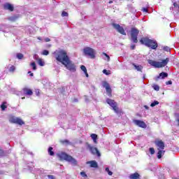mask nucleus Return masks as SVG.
<instances>
[{
	"label": "nucleus",
	"mask_w": 179,
	"mask_h": 179,
	"mask_svg": "<svg viewBox=\"0 0 179 179\" xmlns=\"http://www.w3.org/2000/svg\"><path fill=\"white\" fill-rule=\"evenodd\" d=\"M54 54L57 61L61 62L63 65L69 62V57L65 50H56Z\"/></svg>",
	"instance_id": "obj_1"
},
{
	"label": "nucleus",
	"mask_w": 179,
	"mask_h": 179,
	"mask_svg": "<svg viewBox=\"0 0 179 179\" xmlns=\"http://www.w3.org/2000/svg\"><path fill=\"white\" fill-rule=\"evenodd\" d=\"M57 156L60 160H66V162H69V163H71L73 166H76V164H78V161H76L75 158L65 152H59L57 153Z\"/></svg>",
	"instance_id": "obj_2"
},
{
	"label": "nucleus",
	"mask_w": 179,
	"mask_h": 179,
	"mask_svg": "<svg viewBox=\"0 0 179 179\" xmlns=\"http://www.w3.org/2000/svg\"><path fill=\"white\" fill-rule=\"evenodd\" d=\"M141 44H144L147 47L156 50L157 48V42L155 40L149 39L148 38H142L140 41Z\"/></svg>",
	"instance_id": "obj_3"
},
{
	"label": "nucleus",
	"mask_w": 179,
	"mask_h": 179,
	"mask_svg": "<svg viewBox=\"0 0 179 179\" xmlns=\"http://www.w3.org/2000/svg\"><path fill=\"white\" fill-rule=\"evenodd\" d=\"M170 59L169 58H166V59L162 60L161 62H156L155 60L148 59V64L151 65V66H153L154 68H164L166 65L169 64V62Z\"/></svg>",
	"instance_id": "obj_4"
},
{
	"label": "nucleus",
	"mask_w": 179,
	"mask_h": 179,
	"mask_svg": "<svg viewBox=\"0 0 179 179\" xmlns=\"http://www.w3.org/2000/svg\"><path fill=\"white\" fill-rule=\"evenodd\" d=\"M155 145L158 149V152H157V158L158 159H162V155H164L165 151L164 150V142H163L161 140H157L155 141Z\"/></svg>",
	"instance_id": "obj_5"
},
{
	"label": "nucleus",
	"mask_w": 179,
	"mask_h": 179,
	"mask_svg": "<svg viewBox=\"0 0 179 179\" xmlns=\"http://www.w3.org/2000/svg\"><path fill=\"white\" fill-rule=\"evenodd\" d=\"M83 54L87 57H90L92 59L96 58V50L90 47L84 48Z\"/></svg>",
	"instance_id": "obj_6"
},
{
	"label": "nucleus",
	"mask_w": 179,
	"mask_h": 179,
	"mask_svg": "<svg viewBox=\"0 0 179 179\" xmlns=\"http://www.w3.org/2000/svg\"><path fill=\"white\" fill-rule=\"evenodd\" d=\"M9 122L11 124H17V125H24V122L20 118L13 115H10L8 118Z\"/></svg>",
	"instance_id": "obj_7"
},
{
	"label": "nucleus",
	"mask_w": 179,
	"mask_h": 179,
	"mask_svg": "<svg viewBox=\"0 0 179 179\" xmlns=\"http://www.w3.org/2000/svg\"><path fill=\"white\" fill-rule=\"evenodd\" d=\"M85 146H86L87 150H89L90 153H92V155H96L98 157H100V156H101L97 148L89 144V143H86Z\"/></svg>",
	"instance_id": "obj_8"
},
{
	"label": "nucleus",
	"mask_w": 179,
	"mask_h": 179,
	"mask_svg": "<svg viewBox=\"0 0 179 179\" xmlns=\"http://www.w3.org/2000/svg\"><path fill=\"white\" fill-rule=\"evenodd\" d=\"M139 34V30L136 28H132L131 31V41L133 43H138V35Z\"/></svg>",
	"instance_id": "obj_9"
},
{
	"label": "nucleus",
	"mask_w": 179,
	"mask_h": 179,
	"mask_svg": "<svg viewBox=\"0 0 179 179\" xmlns=\"http://www.w3.org/2000/svg\"><path fill=\"white\" fill-rule=\"evenodd\" d=\"M64 66L66 67V69L70 71V72H76V66L72 62H71V59L66 64H64Z\"/></svg>",
	"instance_id": "obj_10"
},
{
	"label": "nucleus",
	"mask_w": 179,
	"mask_h": 179,
	"mask_svg": "<svg viewBox=\"0 0 179 179\" xmlns=\"http://www.w3.org/2000/svg\"><path fill=\"white\" fill-rule=\"evenodd\" d=\"M106 103H108L109 104V106H110V107H112V108L115 111V113L118 114V107L117 106V103L114 100L108 99H106Z\"/></svg>",
	"instance_id": "obj_11"
},
{
	"label": "nucleus",
	"mask_w": 179,
	"mask_h": 179,
	"mask_svg": "<svg viewBox=\"0 0 179 179\" xmlns=\"http://www.w3.org/2000/svg\"><path fill=\"white\" fill-rule=\"evenodd\" d=\"M113 27H114V29H115V30H117V31H118V33H120V34H122L123 36H127L125 30L120 24L113 23Z\"/></svg>",
	"instance_id": "obj_12"
},
{
	"label": "nucleus",
	"mask_w": 179,
	"mask_h": 179,
	"mask_svg": "<svg viewBox=\"0 0 179 179\" xmlns=\"http://www.w3.org/2000/svg\"><path fill=\"white\" fill-rule=\"evenodd\" d=\"M172 12L176 17H178L179 15V3H173V6L172 7Z\"/></svg>",
	"instance_id": "obj_13"
},
{
	"label": "nucleus",
	"mask_w": 179,
	"mask_h": 179,
	"mask_svg": "<svg viewBox=\"0 0 179 179\" xmlns=\"http://www.w3.org/2000/svg\"><path fill=\"white\" fill-rule=\"evenodd\" d=\"M133 122L137 125V127H139L140 128H146L148 127L146 125V123L145 122L141 121V120H134Z\"/></svg>",
	"instance_id": "obj_14"
},
{
	"label": "nucleus",
	"mask_w": 179,
	"mask_h": 179,
	"mask_svg": "<svg viewBox=\"0 0 179 179\" xmlns=\"http://www.w3.org/2000/svg\"><path fill=\"white\" fill-rule=\"evenodd\" d=\"M103 87H104L106 90V93L110 96L111 94V87H110V84L107 82L103 83Z\"/></svg>",
	"instance_id": "obj_15"
},
{
	"label": "nucleus",
	"mask_w": 179,
	"mask_h": 179,
	"mask_svg": "<svg viewBox=\"0 0 179 179\" xmlns=\"http://www.w3.org/2000/svg\"><path fill=\"white\" fill-rule=\"evenodd\" d=\"M3 8L6 10H10V12H13V5L9 3H6L3 4Z\"/></svg>",
	"instance_id": "obj_16"
},
{
	"label": "nucleus",
	"mask_w": 179,
	"mask_h": 179,
	"mask_svg": "<svg viewBox=\"0 0 179 179\" xmlns=\"http://www.w3.org/2000/svg\"><path fill=\"white\" fill-rule=\"evenodd\" d=\"M133 66H134V69L136 71H138V72H142V69H143V66L141 64H136L135 63H132Z\"/></svg>",
	"instance_id": "obj_17"
},
{
	"label": "nucleus",
	"mask_w": 179,
	"mask_h": 179,
	"mask_svg": "<svg viewBox=\"0 0 179 179\" xmlns=\"http://www.w3.org/2000/svg\"><path fill=\"white\" fill-rule=\"evenodd\" d=\"M87 164H90V167H93L94 169H97L99 166L96 161L87 162Z\"/></svg>",
	"instance_id": "obj_18"
},
{
	"label": "nucleus",
	"mask_w": 179,
	"mask_h": 179,
	"mask_svg": "<svg viewBox=\"0 0 179 179\" xmlns=\"http://www.w3.org/2000/svg\"><path fill=\"white\" fill-rule=\"evenodd\" d=\"M23 93L24 94H26L27 96H31L33 94V91L29 88H24L23 89Z\"/></svg>",
	"instance_id": "obj_19"
},
{
	"label": "nucleus",
	"mask_w": 179,
	"mask_h": 179,
	"mask_svg": "<svg viewBox=\"0 0 179 179\" xmlns=\"http://www.w3.org/2000/svg\"><path fill=\"white\" fill-rule=\"evenodd\" d=\"M169 76V74L167 73L162 72L157 78L156 80H158V79H164V78H167Z\"/></svg>",
	"instance_id": "obj_20"
},
{
	"label": "nucleus",
	"mask_w": 179,
	"mask_h": 179,
	"mask_svg": "<svg viewBox=\"0 0 179 179\" xmlns=\"http://www.w3.org/2000/svg\"><path fill=\"white\" fill-rule=\"evenodd\" d=\"M130 179H139L141 178V175L138 173H132L129 176Z\"/></svg>",
	"instance_id": "obj_21"
},
{
	"label": "nucleus",
	"mask_w": 179,
	"mask_h": 179,
	"mask_svg": "<svg viewBox=\"0 0 179 179\" xmlns=\"http://www.w3.org/2000/svg\"><path fill=\"white\" fill-rule=\"evenodd\" d=\"M102 58L105 61H108V62H110V56L108 55H107V53H106V52L102 53Z\"/></svg>",
	"instance_id": "obj_22"
},
{
	"label": "nucleus",
	"mask_w": 179,
	"mask_h": 179,
	"mask_svg": "<svg viewBox=\"0 0 179 179\" xmlns=\"http://www.w3.org/2000/svg\"><path fill=\"white\" fill-rule=\"evenodd\" d=\"M80 69L84 71V73L85 74L86 78H89V74L87 73V69H86V66H81Z\"/></svg>",
	"instance_id": "obj_23"
},
{
	"label": "nucleus",
	"mask_w": 179,
	"mask_h": 179,
	"mask_svg": "<svg viewBox=\"0 0 179 179\" xmlns=\"http://www.w3.org/2000/svg\"><path fill=\"white\" fill-rule=\"evenodd\" d=\"M91 138L94 142V143H97V134H92Z\"/></svg>",
	"instance_id": "obj_24"
},
{
	"label": "nucleus",
	"mask_w": 179,
	"mask_h": 179,
	"mask_svg": "<svg viewBox=\"0 0 179 179\" xmlns=\"http://www.w3.org/2000/svg\"><path fill=\"white\" fill-rule=\"evenodd\" d=\"M17 15H14V16H11L8 18L9 20H10L11 22H15L17 19Z\"/></svg>",
	"instance_id": "obj_25"
},
{
	"label": "nucleus",
	"mask_w": 179,
	"mask_h": 179,
	"mask_svg": "<svg viewBox=\"0 0 179 179\" xmlns=\"http://www.w3.org/2000/svg\"><path fill=\"white\" fill-rule=\"evenodd\" d=\"M52 148L50 147L48 150V152L50 156H54V152L52 151Z\"/></svg>",
	"instance_id": "obj_26"
},
{
	"label": "nucleus",
	"mask_w": 179,
	"mask_h": 179,
	"mask_svg": "<svg viewBox=\"0 0 179 179\" xmlns=\"http://www.w3.org/2000/svg\"><path fill=\"white\" fill-rule=\"evenodd\" d=\"M38 65H40V66H44L45 63L44 62V61H43L41 59H40L38 61Z\"/></svg>",
	"instance_id": "obj_27"
},
{
	"label": "nucleus",
	"mask_w": 179,
	"mask_h": 179,
	"mask_svg": "<svg viewBox=\"0 0 179 179\" xmlns=\"http://www.w3.org/2000/svg\"><path fill=\"white\" fill-rule=\"evenodd\" d=\"M30 66L32 67V69L34 71H36V69H37V66H36V63L35 62L31 63Z\"/></svg>",
	"instance_id": "obj_28"
},
{
	"label": "nucleus",
	"mask_w": 179,
	"mask_h": 179,
	"mask_svg": "<svg viewBox=\"0 0 179 179\" xmlns=\"http://www.w3.org/2000/svg\"><path fill=\"white\" fill-rule=\"evenodd\" d=\"M105 171L106 173H108V176H113V172L110 171V169L108 167H106Z\"/></svg>",
	"instance_id": "obj_29"
},
{
	"label": "nucleus",
	"mask_w": 179,
	"mask_h": 179,
	"mask_svg": "<svg viewBox=\"0 0 179 179\" xmlns=\"http://www.w3.org/2000/svg\"><path fill=\"white\" fill-rule=\"evenodd\" d=\"M152 87L154 90H156L157 92H159V90H160V87H159V85H154Z\"/></svg>",
	"instance_id": "obj_30"
},
{
	"label": "nucleus",
	"mask_w": 179,
	"mask_h": 179,
	"mask_svg": "<svg viewBox=\"0 0 179 179\" xmlns=\"http://www.w3.org/2000/svg\"><path fill=\"white\" fill-rule=\"evenodd\" d=\"M159 104V101H155L150 104V107H155V106H157Z\"/></svg>",
	"instance_id": "obj_31"
},
{
	"label": "nucleus",
	"mask_w": 179,
	"mask_h": 179,
	"mask_svg": "<svg viewBox=\"0 0 179 179\" xmlns=\"http://www.w3.org/2000/svg\"><path fill=\"white\" fill-rule=\"evenodd\" d=\"M61 142L63 143V145H69V144H71V142H69V141H68V140H63Z\"/></svg>",
	"instance_id": "obj_32"
},
{
	"label": "nucleus",
	"mask_w": 179,
	"mask_h": 179,
	"mask_svg": "<svg viewBox=\"0 0 179 179\" xmlns=\"http://www.w3.org/2000/svg\"><path fill=\"white\" fill-rule=\"evenodd\" d=\"M17 58L18 59H23V54H22V53H17Z\"/></svg>",
	"instance_id": "obj_33"
},
{
	"label": "nucleus",
	"mask_w": 179,
	"mask_h": 179,
	"mask_svg": "<svg viewBox=\"0 0 179 179\" xmlns=\"http://www.w3.org/2000/svg\"><path fill=\"white\" fill-rule=\"evenodd\" d=\"M48 54H50V52L47 50H43L42 52H41V55H48Z\"/></svg>",
	"instance_id": "obj_34"
},
{
	"label": "nucleus",
	"mask_w": 179,
	"mask_h": 179,
	"mask_svg": "<svg viewBox=\"0 0 179 179\" xmlns=\"http://www.w3.org/2000/svg\"><path fill=\"white\" fill-rule=\"evenodd\" d=\"M103 73H104L105 75H110L111 74V71H107L106 69H103Z\"/></svg>",
	"instance_id": "obj_35"
},
{
	"label": "nucleus",
	"mask_w": 179,
	"mask_h": 179,
	"mask_svg": "<svg viewBox=\"0 0 179 179\" xmlns=\"http://www.w3.org/2000/svg\"><path fill=\"white\" fill-rule=\"evenodd\" d=\"M163 50H164V51H166L167 52H170V50H171L170 48H169L168 46H164V47L163 48Z\"/></svg>",
	"instance_id": "obj_36"
},
{
	"label": "nucleus",
	"mask_w": 179,
	"mask_h": 179,
	"mask_svg": "<svg viewBox=\"0 0 179 179\" xmlns=\"http://www.w3.org/2000/svg\"><path fill=\"white\" fill-rule=\"evenodd\" d=\"M15 69H16V68L15 67V66H11L9 69L10 72H15Z\"/></svg>",
	"instance_id": "obj_37"
},
{
	"label": "nucleus",
	"mask_w": 179,
	"mask_h": 179,
	"mask_svg": "<svg viewBox=\"0 0 179 179\" xmlns=\"http://www.w3.org/2000/svg\"><path fill=\"white\" fill-rule=\"evenodd\" d=\"M150 155H155V148H150L149 149Z\"/></svg>",
	"instance_id": "obj_38"
},
{
	"label": "nucleus",
	"mask_w": 179,
	"mask_h": 179,
	"mask_svg": "<svg viewBox=\"0 0 179 179\" xmlns=\"http://www.w3.org/2000/svg\"><path fill=\"white\" fill-rule=\"evenodd\" d=\"M34 59H35L38 62V59H41L38 57V55H34Z\"/></svg>",
	"instance_id": "obj_39"
},
{
	"label": "nucleus",
	"mask_w": 179,
	"mask_h": 179,
	"mask_svg": "<svg viewBox=\"0 0 179 179\" xmlns=\"http://www.w3.org/2000/svg\"><path fill=\"white\" fill-rule=\"evenodd\" d=\"M6 104V103H3L2 104H1V110H5V108H6V106L5 105Z\"/></svg>",
	"instance_id": "obj_40"
},
{
	"label": "nucleus",
	"mask_w": 179,
	"mask_h": 179,
	"mask_svg": "<svg viewBox=\"0 0 179 179\" xmlns=\"http://www.w3.org/2000/svg\"><path fill=\"white\" fill-rule=\"evenodd\" d=\"M62 16L63 17H65V16H68V13H66V12H65V11H63V12L62 13Z\"/></svg>",
	"instance_id": "obj_41"
},
{
	"label": "nucleus",
	"mask_w": 179,
	"mask_h": 179,
	"mask_svg": "<svg viewBox=\"0 0 179 179\" xmlns=\"http://www.w3.org/2000/svg\"><path fill=\"white\" fill-rule=\"evenodd\" d=\"M48 178L49 179H55V176H52V175H48Z\"/></svg>",
	"instance_id": "obj_42"
},
{
	"label": "nucleus",
	"mask_w": 179,
	"mask_h": 179,
	"mask_svg": "<svg viewBox=\"0 0 179 179\" xmlns=\"http://www.w3.org/2000/svg\"><path fill=\"white\" fill-rule=\"evenodd\" d=\"M80 175L82 176V177H87V175H86V173L85 172H81Z\"/></svg>",
	"instance_id": "obj_43"
},
{
	"label": "nucleus",
	"mask_w": 179,
	"mask_h": 179,
	"mask_svg": "<svg viewBox=\"0 0 179 179\" xmlns=\"http://www.w3.org/2000/svg\"><path fill=\"white\" fill-rule=\"evenodd\" d=\"M44 41H45V43H48V42L51 41V40L49 38H45L44 39Z\"/></svg>",
	"instance_id": "obj_44"
},
{
	"label": "nucleus",
	"mask_w": 179,
	"mask_h": 179,
	"mask_svg": "<svg viewBox=\"0 0 179 179\" xmlns=\"http://www.w3.org/2000/svg\"><path fill=\"white\" fill-rule=\"evenodd\" d=\"M166 85H173V82L171 80H169L166 83Z\"/></svg>",
	"instance_id": "obj_45"
},
{
	"label": "nucleus",
	"mask_w": 179,
	"mask_h": 179,
	"mask_svg": "<svg viewBox=\"0 0 179 179\" xmlns=\"http://www.w3.org/2000/svg\"><path fill=\"white\" fill-rule=\"evenodd\" d=\"M143 12H145V13H148V8H143Z\"/></svg>",
	"instance_id": "obj_46"
},
{
	"label": "nucleus",
	"mask_w": 179,
	"mask_h": 179,
	"mask_svg": "<svg viewBox=\"0 0 179 179\" xmlns=\"http://www.w3.org/2000/svg\"><path fill=\"white\" fill-rule=\"evenodd\" d=\"M4 153H3V150L0 149V156H3Z\"/></svg>",
	"instance_id": "obj_47"
},
{
	"label": "nucleus",
	"mask_w": 179,
	"mask_h": 179,
	"mask_svg": "<svg viewBox=\"0 0 179 179\" xmlns=\"http://www.w3.org/2000/svg\"><path fill=\"white\" fill-rule=\"evenodd\" d=\"M131 50H135V45H131Z\"/></svg>",
	"instance_id": "obj_48"
},
{
	"label": "nucleus",
	"mask_w": 179,
	"mask_h": 179,
	"mask_svg": "<svg viewBox=\"0 0 179 179\" xmlns=\"http://www.w3.org/2000/svg\"><path fill=\"white\" fill-rule=\"evenodd\" d=\"M144 108H145V110H149V106H144Z\"/></svg>",
	"instance_id": "obj_49"
},
{
	"label": "nucleus",
	"mask_w": 179,
	"mask_h": 179,
	"mask_svg": "<svg viewBox=\"0 0 179 179\" xmlns=\"http://www.w3.org/2000/svg\"><path fill=\"white\" fill-rule=\"evenodd\" d=\"M109 3H113V1H109Z\"/></svg>",
	"instance_id": "obj_50"
},
{
	"label": "nucleus",
	"mask_w": 179,
	"mask_h": 179,
	"mask_svg": "<svg viewBox=\"0 0 179 179\" xmlns=\"http://www.w3.org/2000/svg\"><path fill=\"white\" fill-rule=\"evenodd\" d=\"M33 75H34L33 73H31L30 76H33Z\"/></svg>",
	"instance_id": "obj_51"
},
{
	"label": "nucleus",
	"mask_w": 179,
	"mask_h": 179,
	"mask_svg": "<svg viewBox=\"0 0 179 179\" xmlns=\"http://www.w3.org/2000/svg\"><path fill=\"white\" fill-rule=\"evenodd\" d=\"M38 40H41V37H38Z\"/></svg>",
	"instance_id": "obj_52"
},
{
	"label": "nucleus",
	"mask_w": 179,
	"mask_h": 179,
	"mask_svg": "<svg viewBox=\"0 0 179 179\" xmlns=\"http://www.w3.org/2000/svg\"><path fill=\"white\" fill-rule=\"evenodd\" d=\"M28 73H29V74L31 75V71H29V72H28Z\"/></svg>",
	"instance_id": "obj_53"
},
{
	"label": "nucleus",
	"mask_w": 179,
	"mask_h": 179,
	"mask_svg": "<svg viewBox=\"0 0 179 179\" xmlns=\"http://www.w3.org/2000/svg\"><path fill=\"white\" fill-rule=\"evenodd\" d=\"M145 75H144V76H143V79H145Z\"/></svg>",
	"instance_id": "obj_54"
},
{
	"label": "nucleus",
	"mask_w": 179,
	"mask_h": 179,
	"mask_svg": "<svg viewBox=\"0 0 179 179\" xmlns=\"http://www.w3.org/2000/svg\"><path fill=\"white\" fill-rule=\"evenodd\" d=\"M75 101H78V99H76Z\"/></svg>",
	"instance_id": "obj_55"
},
{
	"label": "nucleus",
	"mask_w": 179,
	"mask_h": 179,
	"mask_svg": "<svg viewBox=\"0 0 179 179\" xmlns=\"http://www.w3.org/2000/svg\"><path fill=\"white\" fill-rule=\"evenodd\" d=\"M22 100H23V99H24V97H22Z\"/></svg>",
	"instance_id": "obj_56"
},
{
	"label": "nucleus",
	"mask_w": 179,
	"mask_h": 179,
	"mask_svg": "<svg viewBox=\"0 0 179 179\" xmlns=\"http://www.w3.org/2000/svg\"><path fill=\"white\" fill-rule=\"evenodd\" d=\"M0 2H1V0H0Z\"/></svg>",
	"instance_id": "obj_57"
}]
</instances>
